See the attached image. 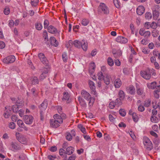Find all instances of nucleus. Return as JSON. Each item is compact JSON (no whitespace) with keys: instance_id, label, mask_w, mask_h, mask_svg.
I'll use <instances>...</instances> for the list:
<instances>
[{"instance_id":"obj_1","label":"nucleus","mask_w":160,"mask_h":160,"mask_svg":"<svg viewBox=\"0 0 160 160\" xmlns=\"http://www.w3.org/2000/svg\"><path fill=\"white\" fill-rule=\"evenodd\" d=\"M53 118L54 119L50 121V126L53 128H56L59 126L62 123V119L61 116L58 114L54 115Z\"/></svg>"},{"instance_id":"obj_2","label":"nucleus","mask_w":160,"mask_h":160,"mask_svg":"<svg viewBox=\"0 0 160 160\" xmlns=\"http://www.w3.org/2000/svg\"><path fill=\"white\" fill-rule=\"evenodd\" d=\"M82 97L88 101V105L89 106H92L94 102L95 98L92 97L90 94L85 90H83L81 92Z\"/></svg>"},{"instance_id":"obj_3","label":"nucleus","mask_w":160,"mask_h":160,"mask_svg":"<svg viewBox=\"0 0 160 160\" xmlns=\"http://www.w3.org/2000/svg\"><path fill=\"white\" fill-rule=\"evenodd\" d=\"M15 135L17 139L20 142L23 144L26 143L27 139L25 136L18 132H16Z\"/></svg>"},{"instance_id":"obj_4","label":"nucleus","mask_w":160,"mask_h":160,"mask_svg":"<svg viewBox=\"0 0 160 160\" xmlns=\"http://www.w3.org/2000/svg\"><path fill=\"white\" fill-rule=\"evenodd\" d=\"M23 104L21 102L20 100L18 99L16 102V105L13 106L12 108V111L15 112H17L18 111V108L23 106Z\"/></svg>"},{"instance_id":"obj_5","label":"nucleus","mask_w":160,"mask_h":160,"mask_svg":"<svg viewBox=\"0 0 160 160\" xmlns=\"http://www.w3.org/2000/svg\"><path fill=\"white\" fill-rule=\"evenodd\" d=\"M143 143L145 147L148 150H151L152 148V144L150 139L147 137L143 138Z\"/></svg>"},{"instance_id":"obj_6","label":"nucleus","mask_w":160,"mask_h":160,"mask_svg":"<svg viewBox=\"0 0 160 160\" xmlns=\"http://www.w3.org/2000/svg\"><path fill=\"white\" fill-rule=\"evenodd\" d=\"M22 146L16 142H12L10 145V148L14 152H17L20 150Z\"/></svg>"},{"instance_id":"obj_7","label":"nucleus","mask_w":160,"mask_h":160,"mask_svg":"<svg viewBox=\"0 0 160 160\" xmlns=\"http://www.w3.org/2000/svg\"><path fill=\"white\" fill-rule=\"evenodd\" d=\"M88 85L91 90V93L96 96H97V93L96 90V86L95 83L91 80L88 81Z\"/></svg>"},{"instance_id":"obj_8","label":"nucleus","mask_w":160,"mask_h":160,"mask_svg":"<svg viewBox=\"0 0 160 160\" xmlns=\"http://www.w3.org/2000/svg\"><path fill=\"white\" fill-rule=\"evenodd\" d=\"M15 60V58L13 55H10L8 56L4 59L3 60V62L4 63L6 64H9L14 62Z\"/></svg>"},{"instance_id":"obj_9","label":"nucleus","mask_w":160,"mask_h":160,"mask_svg":"<svg viewBox=\"0 0 160 160\" xmlns=\"http://www.w3.org/2000/svg\"><path fill=\"white\" fill-rule=\"evenodd\" d=\"M38 56L40 61L43 64H47L48 60L45 56L44 54L42 53H38Z\"/></svg>"},{"instance_id":"obj_10","label":"nucleus","mask_w":160,"mask_h":160,"mask_svg":"<svg viewBox=\"0 0 160 160\" xmlns=\"http://www.w3.org/2000/svg\"><path fill=\"white\" fill-rule=\"evenodd\" d=\"M140 74L146 79H149L151 76L150 71L148 70L142 71L140 72Z\"/></svg>"},{"instance_id":"obj_11","label":"nucleus","mask_w":160,"mask_h":160,"mask_svg":"<svg viewBox=\"0 0 160 160\" xmlns=\"http://www.w3.org/2000/svg\"><path fill=\"white\" fill-rule=\"evenodd\" d=\"M48 32L51 33L60 34V31L58 30L55 27L52 26H49L48 28Z\"/></svg>"},{"instance_id":"obj_12","label":"nucleus","mask_w":160,"mask_h":160,"mask_svg":"<svg viewBox=\"0 0 160 160\" xmlns=\"http://www.w3.org/2000/svg\"><path fill=\"white\" fill-rule=\"evenodd\" d=\"M116 41L120 43L125 44L128 42L127 38L122 36L118 37L116 39Z\"/></svg>"},{"instance_id":"obj_13","label":"nucleus","mask_w":160,"mask_h":160,"mask_svg":"<svg viewBox=\"0 0 160 160\" xmlns=\"http://www.w3.org/2000/svg\"><path fill=\"white\" fill-rule=\"evenodd\" d=\"M99 8L100 10H101L104 13H108L109 11L108 8L106 5L103 3H101L100 4L99 7Z\"/></svg>"},{"instance_id":"obj_14","label":"nucleus","mask_w":160,"mask_h":160,"mask_svg":"<svg viewBox=\"0 0 160 160\" xmlns=\"http://www.w3.org/2000/svg\"><path fill=\"white\" fill-rule=\"evenodd\" d=\"M81 43L82 41H79L78 40H75L73 42L72 40H69L68 42L70 45V44H72L73 43L75 47L78 48H80L81 47Z\"/></svg>"},{"instance_id":"obj_15","label":"nucleus","mask_w":160,"mask_h":160,"mask_svg":"<svg viewBox=\"0 0 160 160\" xmlns=\"http://www.w3.org/2000/svg\"><path fill=\"white\" fill-rule=\"evenodd\" d=\"M11 107L8 106L5 107V111L4 112L3 115L6 118H8L10 116L11 113V110H10Z\"/></svg>"},{"instance_id":"obj_16","label":"nucleus","mask_w":160,"mask_h":160,"mask_svg":"<svg viewBox=\"0 0 160 160\" xmlns=\"http://www.w3.org/2000/svg\"><path fill=\"white\" fill-rule=\"evenodd\" d=\"M136 87L137 94L139 95H142L143 93L144 88L138 84H136Z\"/></svg>"},{"instance_id":"obj_17","label":"nucleus","mask_w":160,"mask_h":160,"mask_svg":"<svg viewBox=\"0 0 160 160\" xmlns=\"http://www.w3.org/2000/svg\"><path fill=\"white\" fill-rule=\"evenodd\" d=\"M24 118L25 122L27 124H30L33 122V118L31 116L26 115L24 116Z\"/></svg>"},{"instance_id":"obj_18","label":"nucleus","mask_w":160,"mask_h":160,"mask_svg":"<svg viewBox=\"0 0 160 160\" xmlns=\"http://www.w3.org/2000/svg\"><path fill=\"white\" fill-rule=\"evenodd\" d=\"M145 9L142 6H139L137 9V13L139 15H142L144 12Z\"/></svg>"},{"instance_id":"obj_19","label":"nucleus","mask_w":160,"mask_h":160,"mask_svg":"<svg viewBox=\"0 0 160 160\" xmlns=\"http://www.w3.org/2000/svg\"><path fill=\"white\" fill-rule=\"evenodd\" d=\"M96 65L95 63L93 62H92L90 64L89 67V72L90 73L92 74L94 72Z\"/></svg>"},{"instance_id":"obj_20","label":"nucleus","mask_w":160,"mask_h":160,"mask_svg":"<svg viewBox=\"0 0 160 160\" xmlns=\"http://www.w3.org/2000/svg\"><path fill=\"white\" fill-rule=\"evenodd\" d=\"M114 86L116 88H119L122 84V82L119 78H117L114 81Z\"/></svg>"},{"instance_id":"obj_21","label":"nucleus","mask_w":160,"mask_h":160,"mask_svg":"<svg viewBox=\"0 0 160 160\" xmlns=\"http://www.w3.org/2000/svg\"><path fill=\"white\" fill-rule=\"evenodd\" d=\"M50 41L51 44L55 47H57L58 45V42L53 37H51L50 38Z\"/></svg>"},{"instance_id":"obj_22","label":"nucleus","mask_w":160,"mask_h":160,"mask_svg":"<svg viewBox=\"0 0 160 160\" xmlns=\"http://www.w3.org/2000/svg\"><path fill=\"white\" fill-rule=\"evenodd\" d=\"M17 124L20 128H23L25 131L28 130V128L24 126V124L22 120H18L17 121Z\"/></svg>"},{"instance_id":"obj_23","label":"nucleus","mask_w":160,"mask_h":160,"mask_svg":"<svg viewBox=\"0 0 160 160\" xmlns=\"http://www.w3.org/2000/svg\"><path fill=\"white\" fill-rule=\"evenodd\" d=\"M152 106L153 108L156 109L158 108L160 110V101L158 102L154 100L152 102Z\"/></svg>"},{"instance_id":"obj_24","label":"nucleus","mask_w":160,"mask_h":160,"mask_svg":"<svg viewBox=\"0 0 160 160\" xmlns=\"http://www.w3.org/2000/svg\"><path fill=\"white\" fill-rule=\"evenodd\" d=\"M103 80L106 84L108 85L110 83V77L107 74H105L104 75Z\"/></svg>"},{"instance_id":"obj_25","label":"nucleus","mask_w":160,"mask_h":160,"mask_svg":"<svg viewBox=\"0 0 160 160\" xmlns=\"http://www.w3.org/2000/svg\"><path fill=\"white\" fill-rule=\"evenodd\" d=\"M81 47L84 51H86L88 48V43L85 40H82Z\"/></svg>"},{"instance_id":"obj_26","label":"nucleus","mask_w":160,"mask_h":160,"mask_svg":"<svg viewBox=\"0 0 160 160\" xmlns=\"http://www.w3.org/2000/svg\"><path fill=\"white\" fill-rule=\"evenodd\" d=\"M48 70L47 68H45L42 74L40 75V78L42 79L45 78L48 75Z\"/></svg>"},{"instance_id":"obj_27","label":"nucleus","mask_w":160,"mask_h":160,"mask_svg":"<svg viewBox=\"0 0 160 160\" xmlns=\"http://www.w3.org/2000/svg\"><path fill=\"white\" fill-rule=\"evenodd\" d=\"M74 151V148L73 147L70 146L68 147L66 149V153L68 155L72 154Z\"/></svg>"},{"instance_id":"obj_28","label":"nucleus","mask_w":160,"mask_h":160,"mask_svg":"<svg viewBox=\"0 0 160 160\" xmlns=\"http://www.w3.org/2000/svg\"><path fill=\"white\" fill-rule=\"evenodd\" d=\"M128 92L130 94H134L135 93V89L133 86H130L127 88Z\"/></svg>"},{"instance_id":"obj_29","label":"nucleus","mask_w":160,"mask_h":160,"mask_svg":"<svg viewBox=\"0 0 160 160\" xmlns=\"http://www.w3.org/2000/svg\"><path fill=\"white\" fill-rule=\"evenodd\" d=\"M119 96L120 98V101L123 100L125 97V94L123 91L120 90L119 91ZM119 99H117L116 100V102L117 101V102L119 101Z\"/></svg>"},{"instance_id":"obj_30","label":"nucleus","mask_w":160,"mask_h":160,"mask_svg":"<svg viewBox=\"0 0 160 160\" xmlns=\"http://www.w3.org/2000/svg\"><path fill=\"white\" fill-rule=\"evenodd\" d=\"M156 86V82H153L151 83H149L147 84V87L150 89H154Z\"/></svg>"},{"instance_id":"obj_31","label":"nucleus","mask_w":160,"mask_h":160,"mask_svg":"<svg viewBox=\"0 0 160 160\" xmlns=\"http://www.w3.org/2000/svg\"><path fill=\"white\" fill-rule=\"evenodd\" d=\"M47 101L46 100H45L41 105V109L42 110H45L47 108Z\"/></svg>"},{"instance_id":"obj_32","label":"nucleus","mask_w":160,"mask_h":160,"mask_svg":"<svg viewBox=\"0 0 160 160\" xmlns=\"http://www.w3.org/2000/svg\"><path fill=\"white\" fill-rule=\"evenodd\" d=\"M69 98V95L68 92H65L63 93V96L62 98V100L63 101L67 100L68 101V99Z\"/></svg>"},{"instance_id":"obj_33","label":"nucleus","mask_w":160,"mask_h":160,"mask_svg":"<svg viewBox=\"0 0 160 160\" xmlns=\"http://www.w3.org/2000/svg\"><path fill=\"white\" fill-rule=\"evenodd\" d=\"M89 23V19L86 18H83L81 21V24L83 26H86L88 25Z\"/></svg>"},{"instance_id":"obj_34","label":"nucleus","mask_w":160,"mask_h":160,"mask_svg":"<svg viewBox=\"0 0 160 160\" xmlns=\"http://www.w3.org/2000/svg\"><path fill=\"white\" fill-rule=\"evenodd\" d=\"M132 119L135 122H137L139 119V117L138 115L135 113H133L132 114Z\"/></svg>"},{"instance_id":"obj_35","label":"nucleus","mask_w":160,"mask_h":160,"mask_svg":"<svg viewBox=\"0 0 160 160\" xmlns=\"http://www.w3.org/2000/svg\"><path fill=\"white\" fill-rule=\"evenodd\" d=\"M97 76L98 79L100 81L102 80L104 77V75H103L102 72L101 71H99L98 72Z\"/></svg>"},{"instance_id":"obj_36","label":"nucleus","mask_w":160,"mask_h":160,"mask_svg":"<svg viewBox=\"0 0 160 160\" xmlns=\"http://www.w3.org/2000/svg\"><path fill=\"white\" fill-rule=\"evenodd\" d=\"M31 92L35 97H37L38 94V91L35 88H32L31 90Z\"/></svg>"},{"instance_id":"obj_37","label":"nucleus","mask_w":160,"mask_h":160,"mask_svg":"<svg viewBox=\"0 0 160 160\" xmlns=\"http://www.w3.org/2000/svg\"><path fill=\"white\" fill-rule=\"evenodd\" d=\"M35 28L38 30H41L42 28V26L41 23L37 22L35 25Z\"/></svg>"},{"instance_id":"obj_38","label":"nucleus","mask_w":160,"mask_h":160,"mask_svg":"<svg viewBox=\"0 0 160 160\" xmlns=\"http://www.w3.org/2000/svg\"><path fill=\"white\" fill-rule=\"evenodd\" d=\"M78 100L81 105L83 107L86 105V103L84 100L80 97H78Z\"/></svg>"},{"instance_id":"obj_39","label":"nucleus","mask_w":160,"mask_h":160,"mask_svg":"<svg viewBox=\"0 0 160 160\" xmlns=\"http://www.w3.org/2000/svg\"><path fill=\"white\" fill-rule=\"evenodd\" d=\"M152 12L158 11L160 10V7L158 5H154L152 8Z\"/></svg>"},{"instance_id":"obj_40","label":"nucleus","mask_w":160,"mask_h":160,"mask_svg":"<svg viewBox=\"0 0 160 160\" xmlns=\"http://www.w3.org/2000/svg\"><path fill=\"white\" fill-rule=\"evenodd\" d=\"M107 62L108 65L110 66H112L114 65V62L112 58L109 57L107 59Z\"/></svg>"},{"instance_id":"obj_41","label":"nucleus","mask_w":160,"mask_h":160,"mask_svg":"<svg viewBox=\"0 0 160 160\" xmlns=\"http://www.w3.org/2000/svg\"><path fill=\"white\" fill-rule=\"evenodd\" d=\"M65 151L63 149H60L59 150V154L63 158H66L67 157V154L65 153Z\"/></svg>"},{"instance_id":"obj_42","label":"nucleus","mask_w":160,"mask_h":160,"mask_svg":"<svg viewBox=\"0 0 160 160\" xmlns=\"http://www.w3.org/2000/svg\"><path fill=\"white\" fill-rule=\"evenodd\" d=\"M78 128L83 133H86V131L85 128L81 124H79L78 126Z\"/></svg>"},{"instance_id":"obj_43","label":"nucleus","mask_w":160,"mask_h":160,"mask_svg":"<svg viewBox=\"0 0 160 160\" xmlns=\"http://www.w3.org/2000/svg\"><path fill=\"white\" fill-rule=\"evenodd\" d=\"M31 80L32 84H35L38 83V80L36 77H32Z\"/></svg>"},{"instance_id":"obj_44","label":"nucleus","mask_w":160,"mask_h":160,"mask_svg":"<svg viewBox=\"0 0 160 160\" xmlns=\"http://www.w3.org/2000/svg\"><path fill=\"white\" fill-rule=\"evenodd\" d=\"M10 12V9L8 6H6L4 10V13L6 15H8Z\"/></svg>"},{"instance_id":"obj_45","label":"nucleus","mask_w":160,"mask_h":160,"mask_svg":"<svg viewBox=\"0 0 160 160\" xmlns=\"http://www.w3.org/2000/svg\"><path fill=\"white\" fill-rule=\"evenodd\" d=\"M66 138L68 141H71L72 139V136L70 133L67 132L66 133Z\"/></svg>"},{"instance_id":"obj_46","label":"nucleus","mask_w":160,"mask_h":160,"mask_svg":"<svg viewBox=\"0 0 160 160\" xmlns=\"http://www.w3.org/2000/svg\"><path fill=\"white\" fill-rule=\"evenodd\" d=\"M127 133H129L131 137L133 140H135L136 139V137L134 132L131 131H128L127 132Z\"/></svg>"},{"instance_id":"obj_47","label":"nucleus","mask_w":160,"mask_h":160,"mask_svg":"<svg viewBox=\"0 0 160 160\" xmlns=\"http://www.w3.org/2000/svg\"><path fill=\"white\" fill-rule=\"evenodd\" d=\"M145 18L148 20L151 18L152 17V14L150 12H147L145 15Z\"/></svg>"},{"instance_id":"obj_48","label":"nucleus","mask_w":160,"mask_h":160,"mask_svg":"<svg viewBox=\"0 0 160 160\" xmlns=\"http://www.w3.org/2000/svg\"><path fill=\"white\" fill-rule=\"evenodd\" d=\"M151 121L152 122L157 123L158 121V119L156 117L152 116L151 118Z\"/></svg>"},{"instance_id":"obj_49","label":"nucleus","mask_w":160,"mask_h":160,"mask_svg":"<svg viewBox=\"0 0 160 160\" xmlns=\"http://www.w3.org/2000/svg\"><path fill=\"white\" fill-rule=\"evenodd\" d=\"M113 2L115 6L117 8L120 7V2L118 0H113Z\"/></svg>"},{"instance_id":"obj_50","label":"nucleus","mask_w":160,"mask_h":160,"mask_svg":"<svg viewBox=\"0 0 160 160\" xmlns=\"http://www.w3.org/2000/svg\"><path fill=\"white\" fill-rule=\"evenodd\" d=\"M43 37L44 39L47 41H48V33L46 30H44L43 32Z\"/></svg>"},{"instance_id":"obj_51","label":"nucleus","mask_w":160,"mask_h":160,"mask_svg":"<svg viewBox=\"0 0 160 160\" xmlns=\"http://www.w3.org/2000/svg\"><path fill=\"white\" fill-rule=\"evenodd\" d=\"M62 57L64 62H66L68 60V56L66 53H63L62 55Z\"/></svg>"},{"instance_id":"obj_52","label":"nucleus","mask_w":160,"mask_h":160,"mask_svg":"<svg viewBox=\"0 0 160 160\" xmlns=\"http://www.w3.org/2000/svg\"><path fill=\"white\" fill-rule=\"evenodd\" d=\"M39 0H31V4L32 6H36Z\"/></svg>"},{"instance_id":"obj_53","label":"nucleus","mask_w":160,"mask_h":160,"mask_svg":"<svg viewBox=\"0 0 160 160\" xmlns=\"http://www.w3.org/2000/svg\"><path fill=\"white\" fill-rule=\"evenodd\" d=\"M152 34L154 37H156L158 34V31L154 29L152 31Z\"/></svg>"},{"instance_id":"obj_54","label":"nucleus","mask_w":160,"mask_h":160,"mask_svg":"<svg viewBox=\"0 0 160 160\" xmlns=\"http://www.w3.org/2000/svg\"><path fill=\"white\" fill-rule=\"evenodd\" d=\"M49 24V21L47 20H45L44 22V27L45 28H48Z\"/></svg>"},{"instance_id":"obj_55","label":"nucleus","mask_w":160,"mask_h":160,"mask_svg":"<svg viewBox=\"0 0 160 160\" xmlns=\"http://www.w3.org/2000/svg\"><path fill=\"white\" fill-rule=\"evenodd\" d=\"M150 134L152 136L154 137L156 140L158 139V135L156 132L153 131H151L150 132Z\"/></svg>"},{"instance_id":"obj_56","label":"nucleus","mask_w":160,"mask_h":160,"mask_svg":"<svg viewBox=\"0 0 160 160\" xmlns=\"http://www.w3.org/2000/svg\"><path fill=\"white\" fill-rule=\"evenodd\" d=\"M15 124L13 122H11L9 124V127L11 129H13L15 128Z\"/></svg>"},{"instance_id":"obj_57","label":"nucleus","mask_w":160,"mask_h":160,"mask_svg":"<svg viewBox=\"0 0 160 160\" xmlns=\"http://www.w3.org/2000/svg\"><path fill=\"white\" fill-rule=\"evenodd\" d=\"M109 118L110 121L112 122H114L115 121V120L116 118V116L113 117L112 115L110 114L109 115Z\"/></svg>"},{"instance_id":"obj_58","label":"nucleus","mask_w":160,"mask_h":160,"mask_svg":"<svg viewBox=\"0 0 160 160\" xmlns=\"http://www.w3.org/2000/svg\"><path fill=\"white\" fill-rule=\"evenodd\" d=\"M119 113L123 117L125 116L126 115V112L125 111L122 109H121L119 110Z\"/></svg>"},{"instance_id":"obj_59","label":"nucleus","mask_w":160,"mask_h":160,"mask_svg":"<svg viewBox=\"0 0 160 160\" xmlns=\"http://www.w3.org/2000/svg\"><path fill=\"white\" fill-rule=\"evenodd\" d=\"M150 35L151 33L149 31H145L143 36H144L145 37L148 38L150 36Z\"/></svg>"},{"instance_id":"obj_60","label":"nucleus","mask_w":160,"mask_h":160,"mask_svg":"<svg viewBox=\"0 0 160 160\" xmlns=\"http://www.w3.org/2000/svg\"><path fill=\"white\" fill-rule=\"evenodd\" d=\"M153 15L154 17L158 18L159 15V11H153L152 12Z\"/></svg>"},{"instance_id":"obj_61","label":"nucleus","mask_w":160,"mask_h":160,"mask_svg":"<svg viewBox=\"0 0 160 160\" xmlns=\"http://www.w3.org/2000/svg\"><path fill=\"white\" fill-rule=\"evenodd\" d=\"M142 51L144 54H148L149 52V51L147 48H142Z\"/></svg>"},{"instance_id":"obj_62","label":"nucleus","mask_w":160,"mask_h":160,"mask_svg":"<svg viewBox=\"0 0 160 160\" xmlns=\"http://www.w3.org/2000/svg\"><path fill=\"white\" fill-rule=\"evenodd\" d=\"M144 108L142 105H140L138 106V110L139 111L142 112L144 111Z\"/></svg>"},{"instance_id":"obj_63","label":"nucleus","mask_w":160,"mask_h":160,"mask_svg":"<svg viewBox=\"0 0 160 160\" xmlns=\"http://www.w3.org/2000/svg\"><path fill=\"white\" fill-rule=\"evenodd\" d=\"M101 70L102 72H106L107 70L106 67L105 66H102L101 67Z\"/></svg>"},{"instance_id":"obj_64","label":"nucleus","mask_w":160,"mask_h":160,"mask_svg":"<svg viewBox=\"0 0 160 160\" xmlns=\"http://www.w3.org/2000/svg\"><path fill=\"white\" fill-rule=\"evenodd\" d=\"M48 158L50 160H54L56 158V155H49L48 156Z\"/></svg>"}]
</instances>
